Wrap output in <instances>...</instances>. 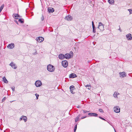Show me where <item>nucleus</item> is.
<instances>
[{
  "label": "nucleus",
  "instance_id": "obj_23",
  "mask_svg": "<svg viewBox=\"0 0 132 132\" xmlns=\"http://www.w3.org/2000/svg\"><path fill=\"white\" fill-rule=\"evenodd\" d=\"M19 22H20L22 23H23L24 22V20L23 19H19L18 20Z\"/></svg>",
  "mask_w": 132,
  "mask_h": 132
},
{
  "label": "nucleus",
  "instance_id": "obj_6",
  "mask_svg": "<svg viewBox=\"0 0 132 132\" xmlns=\"http://www.w3.org/2000/svg\"><path fill=\"white\" fill-rule=\"evenodd\" d=\"M62 64L63 67L66 68L68 65V62L66 60L63 61L62 62Z\"/></svg>",
  "mask_w": 132,
  "mask_h": 132
},
{
  "label": "nucleus",
  "instance_id": "obj_21",
  "mask_svg": "<svg viewBox=\"0 0 132 132\" xmlns=\"http://www.w3.org/2000/svg\"><path fill=\"white\" fill-rule=\"evenodd\" d=\"M108 1L110 4H113L114 3V0H108Z\"/></svg>",
  "mask_w": 132,
  "mask_h": 132
},
{
  "label": "nucleus",
  "instance_id": "obj_18",
  "mask_svg": "<svg viewBox=\"0 0 132 132\" xmlns=\"http://www.w3.org/2000/svg\"><path fill=\"white\" fill-rule=\"evenodd\" d=\"M48 11L49 13H52L54 11V10L53 8L50 7L48 8Z\"/></svg>",
  "mask_w": 132,
  "mask_h": 132
},
{
  "label": "nucleus",
  "instance_id": "obj_7",
  "mask_svg": "<svg viewBox=\"0 0 132 132\" xmlns=\"http://www.w3.org/2000/svg\"><path fill=\"white\" fill-rule=\"evenodd\" d=\"M113 109L114 111L116 113H118L120 112V109L118 106H114Z\"/></svg>",
  "mask_w": 132,
  "mask_h": 132
},
{
  "label": "nucleus",
  "instance_id": "obj_10",
  "mask_svg": "<svg viewBox=\"0 0 132 132\" xmlns=\"http://www.w3.org/2000/svg\"><path fill=\"white\" fill-rule=\"evenodd\" d=\"M126 37L128 40H132V37L131 34H128L126 35Z\"/></svg>",
  "mask_w": 132,
  "mask_h": 132
},
{
  "label": "nucleus",
  "instance_id": "obj_9",
  "mask_svg": "<svg viewBox=\"0 0 132 132\" xmlns=\"http://www.w3.org/2000/svg\"><path fill=\"white\" fill-rule=\"evenodd\" d=\"M44 38L42 37H39L37 38V41L39 43H41L44 40Z\"/></svg>",
  "mask_w": 132,
  "mask_h": 132
},
{
  "label": "nucleus",
  "instance_id": "obj_34",
  "mask_svg": "<svg viewBox=\"0 0 132 132\" xmlns=\"http://www.w3.org/2000/svg\"><path fill=\"white\" fill-rule=\"evenodd\" d=\"M99 118L100 119H102V120H105V121H106V120L105 119H104V118H103L102 117H101L99 116Z\"/></svg>",
  "mask_w": 132,
  "mask_h": 132
},
{
  "label": "nucleus",
  "instance_id": "obj_4",
  "mask_svg": "<svg viewBox=\"0 0 132 132\" xmlns=\"http://www.w3.org/2000/svg\"><path fill=\"white\" fill-rule=\"evenodd\" d=\"M35 84L36 87H40L42 85V83L40 80H37L36 81Z\"/></svg>",
  "mask_w": 132,
  "mask_h": 132
},
{
  "label": "nucleus",
  "instance_id": "obj_27",
  "mask_svg": "<svg viewBox=\"0 0 132 132\" xmlns=\"http://www.w3.org/2000/svg\"><path fill=\"white\" fill-rule=\"evenodd\" d=\"M77 125L76 124L75 126V128H74V132H76V129H77Z\"/></svg>",
  "mask_w": 132,
  "mask_h": 132
},
{
  "label": "nucleus",
  "instance_id": "obj_3",
  "mask_svg": "<svg viewBox=\"0 0 132 132\" xmlns=\"http://www.w3.org/2000/svg\"><path fill=\"white\" fill-rule=\"evenodd\" d=\"M98 29L101 31H103L104 30V25L101 22H99L98 27Z\"/></svg>",
  "mask_w": 132,
  "mask_h": 132
},
{
  "label": "nucleus",
  "instance_id": "obj_36",
  "mask_svg": "<svg viewBox=\"0 0 132 132\" xmlns=\"http://www.w3.org/2000/svg\"><path fill=\"white\" fill-rule=\"evenodd\" d=\"M84 113H86L87 112H89V111L84 110L83 111Z\"/></svg>",
  "mask_w": 132,
  "mask_h": 132
},
{
  "label": "nucleus",
  "instance_id": "obj_26",
  "mask_svg": "<svg viewBox=\"0 0 132 132\" xmlns=\"http://www.w3.org/2000/svg\"><path fill=\"white\" fill-rule=\"evenodd\" d=\"M13 15L14 16L16 17H20V16L18 14H14Z\"/></svg>",
  "mask_w": 132,
  "mask_h": 132
},
{
  "label": "nucleus",
  "instance_id": "obj_44",
  "mask_svg": "<svg viewBox=\"0 0 132 132\" xmlns=\"http://www.w3.org/2000/svg\"><path fill=\"white\" fill-rule=\"evenodd\" d=\"M108 122V123H109V122Z\"/></svg>",
  "mask_w": 132,
  "mask_h": 132
},
{
  "label": "nucleus",
  "instance_id": "obj_31",
  "mask_svg": "<svg viewBox=\"0 0 132 132\" xmlns=\"http://www.w3.org/2000/svg\"><path fill=\"white\" fill-rule=\"evenodd\" d=\"M13 92L15 90V87L14 86L12 87L11 88Z\"/></svg>",
  "mask_w": 132,
  "mask_h": 132
},
{
  "label": "nucleus",
  "instance_id": "obj_2",
  "mask_svg": "<svg viewBox=\"0 0 132 132\" xmlns=\"http://www.w3.org/2000/svg\"><path fill=\"white\" fill-rule=\"evenodd\" d=\"M73 55V53L72 51H70V54L66 53L64 55L65 58L68 59L71 58V56Z\"/></svg>",
  "mask_w": 132,
  "mask_h": 132
},
{
  "label": "nucleus",
  "instance_id": "obj_11",
  "mask_svg": "<svg viewBox=\"0 0 132 132\" xmlns=\"http://www.w3.org/2000/svg\"><path fill=\"white\" fill-rule=\"evenodd\" d=\"M14 47V45L13 43L9 44L7 46V47L10 49H12Z\"/></svg>",
  "mask_w": 132,
  "mask_h": 132
},
{
  "label": "nucleus",
  "instance_id": "obj_5",
  "mask_svg": "<svg viewBox=\"0 0 132 132\" xmlns=\"http://www.w3.org/2000/svg\"><path fill=\"white\" fill-rule=\"evenodd\" d=\"M22 120L24 121L25 122H26L27 121V118L26 116H22L20 118L19 121H20Z\"/></svg>",
  "mask_w": 132,
  "mask_h": 132
},
{
  "label": "nucleus",
  "instance_id": "obj_29",
  "mask_svg": "<svg viewBox=\"0 0 132 132\" xmlns=\"http://www.w3.org/2000/svg\"><path fill=\"white\" fill-rule=\"evenodd\" d=\"M74 86L73 85H72L71 86H70V89L71 90H71H72V89L73 88H74Z\"/></svg>",
  "mask_w": 132,
  "mask_h": 132
},
{
  "label": "nucleus",
  "instance_id": "obj_16",
  "mask_svg": "<svg viewBox=\"0 0 132 132\" xmlns=\"http://www.w3.org/2000/svg\"><path fill=\"white\" fill-rule=\"evenodd\" d=\"M77 77V76L75 74L72 73L69 75V77L71 78H73Z\"/></svg>",
  "mask_w": 132,
  "mask_h": 132
},
{
  "label": "nucleus",
  "instance_id": "obj_14",
  "mask_svg": "<svg viewBox=\"0 0 132 132\" xmlns=\"http://www.w3.org/2000/svg\"><path fill=\"white\" fill-rule=\"evenodd\" d=\"M88 115L91 117L94 116L95 117H96L98 116V114L97 113H88Z\"/></svg>",
  "mask_w": 132,
  "mask_h": 132
},
{
  "label": "nucleus",
  "instance_id": "obj_25",
  "mask_svg": "<svg viewBox=\"0 0 132 132\" xmlns=\"http://www.w3.org/2000/svg\"><path fill=\"white\" fill-rule=\"evenodd\" d=\"M85 86L86 87H87L88 89H90L91 88V86L90 85H87Z\"/></svg>",
  "mask_w": 132,
  "mask_h": 132
},
{
  "label": "nucleus",
  "instance_id": "obj_30",
  "mask_svg": "<svg viewBox=\"0 0 132 132\" xmlns=\"http://www.w3.org/2000/svg\"><path fill=\"white\" fill-rule=\"evenodd\" d=\"M128 10L129 11L130 14L132 13V9H129Z\"/></svg>",
  "mask_w": 132,
  "mask_h": 132
},
{
  "label": "nucleus",
  "instance_id": "obj_17",
  "mask_svg": "<svg viewBox=\"0 0 132 132\" xmlns=\"http://www.w3.org/2000/svg\"><path fill=\"white\" fill-rule=\"evenodd\" d=\"M92 27L93 28V32L95 33L96 32V28L94 24V22L93 21L92 22Z\"/></svg>",
  "mask_w": 132,
  "mask_h": 132
},
{
  "label": "nucleus",
  "instance_id": "obj_19",
  "mask_svg": "<svg viewBox=\"0 0 132 132\" xmlns=\"http://www.w3.org/2000/svg\"><path fill=\"white\" fill-rule=\"evenodd\" d=\"M119 94V93H118V92H115L113 94V96L115 98H118L117 95Z\"/></svg>",
  "mask_w": 132,
  "mask_h": 132
},
{
  "label": "nucleus",
  "instance_id": "obj_15",
  "mask_svg": "<svg viewBox=\"0 0 132 132\" xmlns=\"http://www.w3.org/2000/svg\"><path fill=\"white\" fill-rule=\"evenodd\" d=\"M119 73L120 74V77L122 78H123L126 76V73L124 72H120Z\"/></svg>",
  "mask_w": 132,
  "mask_h": 132
},
{
  "label": "nucleus",
  "instance_id": "obj_20",
  "mask_svg": "<svg viewBox=\"0 0 132 132\" xmlns=\"http://www.w3.org/2000/svg\"><path fill=\"white\" fill-rule=\"evenodd\" d=\"M2 80L5 83H8V81L5 77H3Z\"/></svg>",
  "mask_w": 132,
  "mask_h": 132
},
{
  "label": "nucleus",
  "instance_id": "obj_22",
  "mask_svg": "<svg viewBox=\"0 0 132 132\" xmlns=\"http://www.w3.org/2000/svg\"><path fill=\"white\" fill-rule=\"evenodd\" d=\"M80 115H79L78 116H77L75 120V121L76 122H77L79 120V118L80 117Z\"/></svg>",
  "mask_w": 132,
  "mask_h": 132
},
{
  "label": "nucleus",
  "instance_id": "obj_24",
  "mask_svg": "<svg viewBox=\"0 0 132 132\" xmlns=\"http://www.w3.org/2000/svg\"><path fill=\"white\" fill-rule=\"evenodd\" d=\"M4 7V5L3 4L0 7V13L1 12L2 10L3 9Z\"/></svg>",
  "mask_w": 132,
  "mask_h": 132
},
{
  "label": "nucleus",
  "instance_id": "obj_40",
  "mask_svg": "<svg viewBox=\"0 0 132 132\" xmlns=\"http://www.w3.org/2000/svg\"><path fill=\"white\" fill-rule=\"evenodd\" d=\"M10 101V102L11 103H12V102H13V101Z\"/></svg>",
  "mask_w": 132,
  "mask_h": 132
},
{
  "label": "nucleus",
  "instance_id": "obj_12",
  "mask_svg": "<svg viewBox=\"0 0 132 132\" xmlns=\"http://www.w3.org/2000/svg\"><path fill=\"white\" fill-rule=\"evenodd\" d=\"M10 65L14 69H16L17 68V67L16 66V65L14 64L13 62H11V63L10 64Z\"/></svg>",
  "mask_w": 132,
  "mask_h": 132
},
{
  "label": "nucleus",
  "instance_id": "obj_35",
  "mask_svg": "<svg viewBox=\"0 0 132 132\" xmlns=\"http://www.w3.org/2000/svg\"><path fill=\"white\" fill-rule=\"evenodd\" d=\"M44 17L43 16H42V17H41V19L42 21H43L44 20Z\"/></svg>",
  "mask_w": 132,
  "mask_h": 132
},
{
  "label": "nucleus",
  "instance_id": "obj_8",
  "mask_svg": "<svg viewBox=\"0 0 132 132\" xmlns=\"http://www.w3.org/2000/svg\"><path fill=\"white\" fill-rule=\"evenodd\" d=\"M73 18L72 16L70 15L66 16L65 18V19L68 21H71L72 20Z\"/></svg>",
  "mask_w": 132,
  "mask_h": 132
},
{
  "label": "nucleus",
  "instance_id": "obj_33",
  "mask_svg": "<svg viewBox=\"0 0 132 132\" xmlns=\"http://www.w3.org/2000/svg\"><path fill=\"white\" fill-rule=\"evenodd\" d=\"M99 111L101 112H103V110L102 109H99Z\"/></svg>",
  "mask_w": 132,
  "mask_h": 132
},
{
  "label": "nucleus",
  "instance_id": "obj_1",
  "mask_svg": "<svg viewBox=\"0 0 132 132\" xmlns=\"http://www.w3.org/2000/svg\"><path fill=\"white\" fill-rule=\"evenodd\" d=\"M55 69L54 67L51 64H49L47 66V70L50 72H53L55 70Z\"/></svg>",
  "mask_w": 132,
  "mask_h": 132
},
{
  "label": "nucleus",
  "instance_id": "obj_37",
  "mask_svg": "<svg viewBox=\"0 0 132 132\" xmlns=\"http://www.w3.org/2000/svg\"><path fill=\"white\" fill-rule=\"evenodd\" d=\"M86 117V116H85V117H81V119H84Z\"/></svg>",
  "mask_w": 132,
  "mask_h": 132
},
{
  "label": "nucleus",
  "instance_id": "obj_13",
  "mask_svg": "<svg viewBox=\"0 0 132 132\" xmlns=\"http://www.w3.org/2000/svg\"><path fill=\"white\" fill-rule=\"evenodd\" d=\"M59 58L61 60L64 59H65L64 55L63 54H60L59 55Z\"/></svg>",
  "mask_w": 132,
  "mask_h": 132
},
{
  "label": "nucleus",
  "instance_id": "obj_39",
  "mask_svg": "<svg viewBox=\"0 0 132 132\" xmlns=\"http://www.w3.org/2000/svg\"><path fill=\"white\" fill-rule=\"evenodd\" d=\"M18 17H15L14 18L15 19H18Z\"/></svg>",
  "mask_w": 132,
  "mask_h": 132
},
{
  "label": "nucleus",
  "instance_id": "obj_43",
  "mask_svg": "<svg viewBox=\"0 0 132 132\" xmlns=\"http://www.w3.org/2000/svg\"><path fill=\"white\" fill-rule=\"evenodd\" d=\"M77 108H79V106H78V107H77Z\"/></svg>",
  "mask_w": 132,
  "mask_h": 132
},
{
  "label": "nucleus",
  "instance_id": "obj_28",
  "mask_svg": "<svg viewBox=\"0 0 132 132\" xmlns=\"http://www.w3.org/2000/svg\"><path fill=\"white\" fill-rule=\"evenodd\" d=\"M6 98V97H4L2 100V102L4 101Z\"/></svg>",
  "mask_w": 132,
  "mask_h": 132
},
{
  "label": "nucleus",
  "instance_id": "obj_38",
  "mask_svg": "<svg viewBox=\"0 0 132 132\" xmlns=\"http://www.w3.org/2000/svg\"><path fill=\"white\" fill-rule=\"evenodd\" d=\"M14 22H16L17 24H18V21H17V20H14Z\"/></svg>",
  "mask_w": 132,
  "mask_h": 132
},
{
  "label": "nucleus",
  "instance_id": "obj_42",
  "mask_svg": "<svg viewBox=\"0 0 132 132\" xmlns=\"http://www.w3.org/2000/svg\"><path fill=\"white\" fill-rule=\"evenodd\" d=\"M114 131H115V132H116V130H115V129L114 128Z\"/></svg>",
  "mask_w": 132,
  "mask_h": 132
},
{
  "label": "nucleus",
  "instance_id": "obj_41",
  "mask_svg": "<svg viewBox=\"0 0 132 132\" xmlns=\"http://www.w3.org/2000/svg\"><path fill=\"white\" fill-rule=\"evenodd\" d=\"M71 93H72V90H71Z\"/></svg>",
  "mask_w": 132,
  "mask_h": 132
},
{
  "label": "nucleus",
  "instance_id": "obj_32",
  "mask_svg": "<svg viewBox=\"0 0 132 132\" xmlns=\"http://www.w3.org/2000/svg\"><path fill=\"white\" fill-rule=\"evenodd\" d=\"M35 95L36 96L37 99H38V97L39 96V95L37 94H35Z\"/></svg>",
  "mask_w": 132,
  "mask_h": 132
}]
</instances>
